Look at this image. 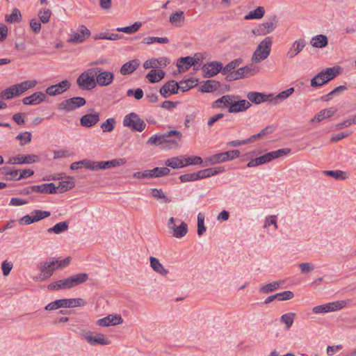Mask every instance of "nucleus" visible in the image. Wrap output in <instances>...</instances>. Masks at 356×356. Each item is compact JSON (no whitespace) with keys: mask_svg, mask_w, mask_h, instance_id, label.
Returning <instances> with one entry per match:
<instances>
[{"mask_svg":"<svg viewBox=\"0 0 356 356\" xmlns=\"http://www.w3.org/2000/svg\"><path fill=\"white\" fill-rule=\"evenodd\" d=\"M88 275L85 273L73 275L67 278L59 280L48 285L49 290H65L72 289L79 284L86 282Z\"/></svg>","mask_w":356,"mask_h":356,"instance_id":"f257e3e1","label":"nucleus"},{"mask_svg":"<svg viewBox=\"0 0 356 356\" xmlns=\"http://www.w3.org/2000/svg\"><path fill=\"white\" fill-rule=\"evenodd\" d=\"M291 152L290 148H282L275 151H273L266 153L261 156L251 159L247 164L246 166L252 168L258 166L266 163H268L275 159L286 156Z\"/></svg>","mask_w":356,"mask_h":356,"instance_id":"f03ea898","label":"nucleus"},{"mask_svg":"<svg viewBox=\"0 0 356 356\" xmlns=\"http://www.w3.org/2000/svg\"><path fill=\"white\" fill-rule=\"evenodd\" d=\"M272 43L270 37H266L261 40L252 55V61L260 63L266 59L270 55Z\"/></svg>","mask_w":356,"mask_h":356,"instance_id":"7ed1b4c3","label":"nucleus"},{"mask_svg":"<svg viewBox=\"0 0 356 356\" xmlns=\"http://www.w3.org/2000/svg\"><path fill=\"white\" fill-rule=\"evenodd\" d=\"M339 73V67H328L316 74L311 81L310 86L320 87L334 79Z\"/></svg>","mask_w":356,"mask_h":356,"instance_id":"20e7f679","label":"nucleus"},{"mask_svg":"<svg viewBox=\"0 0 356 356\" xmlns=\"http://www.w3.org/2000/svg\"><path fill=\"white\" fill-rule=\"evenodd\" d=\"M86 304V301L81 298H70V299H59L49 303L45 309L51 311L58 308H72L76 307H83Z\"/></svg>","mask_w":356,"mask_h":356,"instance_id":"39448f33","label":"nucleus"},{"mask_svg":"<svg viewBox=\"0 0 356 356\" xmlns=\"http://www.w3.org/2000/svg\"><path fill=\"white\" fill-rule=\"evenodd\" d=\"M97 72L95 69H89L82 72L77 78V85L82 89H93L97 86L96 76Z\"/></svg>","mask_w":356,"mask_h":356,"instance_id":"423d86ee","label":"nucleus"},{"mask_svg":"<svg viewBox=\"0 0 356 356\" xmlns=\"http://www.w3.org/2000/svg\"><path fill=\"white\" fill-rule=\"evenodd\" d=\"M80 335L90 346H106L111 343V341L102 333H96L94 334L92 332L82 330Z\"/></svg>","mask_w":356,"mask_h":356,"instance_id":"0eeeda50","label":"nucleus"},{"mask_svg":"<svg viewBox=\"0 0 356 356\" xmlns=\"http://www.w3.org/2000/svg\"><path fill=\"white\" fill-rule=\"evenodd\" d=\"M123 125L126 127H129L133 131H143L145 127L146 124L143 120H142L138 114L136 113H130L126 115L123 119Z\"/></svg>","mask_w":356,"mask_h":356,"instance_id":"6e6552de","label":"nucleus"},{"mask_svg":"<svg viewBox=\"0 0 356 356\" xmlns=\"http://www.w3.org/2000/svg\"><path fill=\"white\" fill-rule=\"evenodd\" d=\"M198 80L193 77H188L181 80L179 83L174 80L168 81L160 89H192L197 85Z\"/></svg>","mask_w":356,"mask_h":356,"instance_id":"1a4fd4ad","label":"nucleus"},{"mask_svg":"<svg viewBox=\"0 0 356 356\" xmlns=\"http://www.w3.org/2000/svg\"><path fill=\"white\" fill-rule=\"evenodd\" d=\"M168 227L172 230L173 236L176 238H181L188 232V225L179 219H175L173 217L170 218Z\"/></svg>","mask_w":356,"mask_h":356,"instance_id":"9d476101","label":"nucleus"},{"mask_svg":"<svg viewBox=\"0 0 356 356\" xmlns=\"http://www.w3.org/2000/svg\"><path fill=\"white\" fill-rule=\"evenodd\" d=\"M86 103V101L83 97H74L61 102L58 105V109L65 112H70L84 106Z\"/></svg>","mask_w":356,"mask_h":356,"instance_id":"9b49d317","label":"nucleus"},{"mask_svg":"<svg viewBox=\"0 0 356 356\" xmlns=\"http://www.w3.org/2000/svg\"><path fill=\"white\" fill-rule=\"evenodd\" d=\"M177 136L178 140H181L182 134L176 130H172L161 135H154L151 136L147 141V144L149 145L159 146L165 143L167 137Z\"/></svg>","mask_w":356,"mask_h":356,"instance_id":"f8f14e48","label":"nucleus"},{"mask_svg":"<svg viewBox=\"0 0 356 356\" xmlns=\"http://www.w3.org/2000/svg\"><path fill=\"white\" fill-rule=\"evenodd\" d=\"M345 306L344 301H336L321 305L313 307L312 312L314 314H324L334 312L342 309Z\"/></svg>","mask_w":356,"mask_h":356,"instance_id":"ddd939ff","label":"nucleus"},{"mask_svg":"<svg viewBox=\"0 0 356 356\" xmlns=\"http://www.w3.org/2000/svg\"><path fill=\"white\" fill-rule=\"evenodd\" d=\"M39 161V157L35 154L28 155H17L15 156H11L6 161V163L10 165H22V164H31L35 163Z\"/></svg>","mask_w":356,"mask_h":356,"instance_id":"4468645a","label":"nucleus"},{"mask_svg":"<svg viewBox=\"0 0 356 356\" xmlns=\"http://www.w3.org/2000/svg\"><path fill=\"white\" fill-rule=\"evenodd\" d=\"M277 21L274 17L271 19L265 22L252 30L254 35H265L273 32L277 26Z\"/></svg>","mask_w":356,"mask_h":356,"instance_id":"2eb2a0df","label":"nucleus"},{"mask_svg":"<svg viewBox=\"0 0 356 356\" xmlns=\"http://www.w3.org/2000/svg\"><path fill=\"white\" fill-rule=\"evenodd\" d=\"M124 159L119 158L106 161H93V171L108 169L113 167L121 166L126 163Z\"/></svg>","mask_w":356,"mask_h":356,"instance_id":"dca6fc26","label":"nucleus"},{"mask_svg":"<svg viewBox=\"0 0 356 356\" xmlns=\"http://www.w3.org/2000/svg\"><path fill=\"white\" fill-rule=\"evenodd\" d=\"M97 72L96 76V83L99 86L104 87L107 86L110 83H111L113 81L114 74L111 72H102L101 68L95 69Z\"/></svg>","mask_w":356,"mask_h":356,"instance_id":"f3484780","label":"nucleus"},{"mask_svg":"<svg viewBox=\"0 0 356 356\" xmlns=\"http://www.w3.org/2000/svg\"><path fill=\"white\" fill-rule=\"evenodd\" d=\"M222 64L218 61H213L204 65L202 67V72L204 76L210 78L221 72Z\"/></svg>","mask_w":356,"mask_h":356,"instance_id":"a211bd4d","label":"nucleus"},{"mask_svg":"<svg viewBox=\"0 0 356 356\" xmlns=\"http://www.w3.org/2000/svg\"><path fill=\"white\" fill-rule=\"evenodd\" d=\"M90 35V31L87 29L84 25H81L79 27L77 33L72 34L68 42L72 43H81L86 40L87 38Z\"/></svg>","mask_w":356,"mask_h":356,"instance_id":"6ab92c4d","label":"nucleus"},{"mask_svg":"<svg viewBox=\"0 0 356 356\" xmlns=\"http://www.w3.org/2000/svg\"><path fill=\"white\" fill-rule=\"evenodd\" d=\"M199 59H195L191 56L181 57L177 61V67L179 72H185L193 65L198 63Z\"/></svg>","mask_w":356,"mask_h":356,"instance_id":"aec40b11","label":"nucleus"},{"mask_svg":"<svg viewBox=\"0 0 356 356\" xmlns=\"http://www.w3.org/2000/svg\"><path fill=\"white\" fill-rule=\"evenodd\" d=\"M123 319L120 314H110L107 316L100 318L97 323L99 326L108 327L110 325H116L122 323Z\"/></svg>","mask_w":356,"mask_h":356,"instance_id":"412c9836","label":"nucleus"},{"mask_svg":"<svg viewBox=\"0 0 356 356\" xmlns=\"http://www.w3.org/2000/svg\"><path fill=\"white\" fill-rule=\"evenodd\" d=\"M55 270V265L54 263L52 262V260L41 263L40 264V270L41 272L39 277L40 280H44L49 278L53 275Z\"/></svg>","mask_w":356,"mask_h":356,"instance_id":"4be33fe9","label":"nucleus"},{"mask_svg":"<svg viewBox=\"0 0 356 356\" xmlns=\"http://www.w3.org/2000/svg\"><path fill=\"white\" fill-rule=\"evenodd\" d=\"M306 46V41L300 38L298 40H296L293 42L291 47L289 49L286 56L291 59L294 58L296 56H297Z\"/></svg>","mask_w":356,"mask_h":356,"instance_id":"5701e85b","label":"nucleus"},{"mask_svg":"<svg viewBox=\"0 0 356 356\" xmlns=\"http://www.w3.org/2000/svg\"><path fill=\"white\" fill-rule=\"evenodd\" d=\"M31 191L38 192L40 193L54 194L56 192L55 184L53 183H49L42 184L41 185H33L28 188V191L26 192V193H29Z\"/></svg>","mask_w":356,"mask_h":356,"instance_id":"b1692460","label":"nucleus"},{"mask_svg":"<svg viewBox=\"0 0 356 356\" xmlns=\"http://www.w3.org/2000/svg\"><path fill=\"white\" fill-rule=\"evenodd\" d=\"M99 121L98 113L86 114L80 119V124L84 127H91Z\"/></svg>","mask_w":356,"mask_h":356,"instance_id":"393cba45","label":"nucleus"},{"mask_svg":"<svg viewBox=\"0 0 356 356\" xmlns=\"http://www.w3.org/2000/svg\"><path fill=\"white\" fill-rule=\"evenodd\" d=\"M46 98V94L42 92H36L31 95L23 99L22 102L26 105H36L43 102Z\"/></svg>","mask_w":356,"mask_h":356,"instance_id":"a878e982","label":"nucleus"},{"mask_svg":"<svg viewBox=\"0 0 356 356\" xmlns=\"http://www.w3.org/2000/svg\"><path fill=\"white\" fill-rule=\"evenodd\" d=\"M224 170L225 168L223 167H215L201 170L196 172L197 179L207 178L222 172Z\"/></svg>","mask_w":356,"mask_h":356,"instance_id":"bb28decb","label":"nucleus"},{"mask_svg":"<svg viewBox=\"0 0 356 356\" xmlns=\"http://www.w3.org/2000/svg\"><path fill=\"white\" fill-rule=\"evenodd\" d=\"M310 44L315 48L323 49L327 46L328 39L325 35L319 34L313 36L310 40Z\"/></svg>","mask_w":356,"mask_h":356,"instance_id":"cd10ccee","label":"nucleus"},{"mask_svg":"<svg viewBox=\"0 0 356 356\" xmlns=\"http://www.w3.org/2000/svg\"><path fill=\"white\" fill-rule=\"evenodd\" d=\"M165 72L161 69H153L146 75L145 78L149 83H157L165 77Z\"/></svg>","mask_w":356,"mask_h":356,"instance_id":"c85d7f7f","label":"nucleus"},{"mask_svg":"<svg viewBox=\"0 0 356 356\" xmlns=\"http://www.w3.org/2000/svg\"><path fill=\"white\" fill-rule=\"evenodd\" d=\"M150 266L154 271L162 276H166L169 271L160 263L159 260L154 257H149Z\"/></svg>","mask_w":356,"mask_h":356,"instance_id":"c756f323","label":"nucleus"},{"mask_svg":"<svg viewBox=\"0 0 356 356\" xmlns=\"http://www.w3.org/2000/svg\"><path fill=\"white\" fill-rule=\"evenodd\" d=\"M272 95H264L260 92H250L248 95V99L255 104H259L263 102H272Z\"/></svg>","mask_w":356,"mask_h":356,"instance_id":"7c9ffc66","label":"nucleus"},{"mask_svg":"<svg viewBox=\"0 0 356 356\" xmlns=\"http://www.w3.org/2000/svg\"><path fill=\"white\" fill-rule=\"evenodd\" d=\"M70 180H63L58 183V186H55V193H62L69 191L74 187L75 184L72 181V177H69Z\"/></svg>","mask_w":356,"mask_h":356,"instance_id":"2f4dec72","label":"nucleus"},{"mask_svg":"<svg viewBox=\"0 0 356 356\" xmlns=\"http://www.w3.org/2000/svg\"><path fill=\"white\" fill-rule=\"evenodd\" d=\"M140 65V61L138 59H134L124 63L121 69L120 72L122 74L126 75L132 73L135 71Z\"/></svg>","mask_w":356,"mask_h":356,"instance_id":"473e14b6","label":"nucleus"},{"mask_svg":"<svg viewBox=\"0 0 356 356\" xmlns=\"http://www.w3.org/2000/svg\"><path fill=\"white\" fill-rule=\"evenodd\" d=\"M336 111H337V110L333 108H330L328 109L322 110L318 113H317L314 117V118L312 119L311 121L312 122H320L322 120H323L324 119H326V118H328L332 116L335 113Z\"/></svg>","mask_w":356,"mask_h":356,"instance_id":"72a5a7b5","label":"nucleus"},{"mask_svg":"<svg viewBox=\"0 0 356 356\" xmlns=\"http://www.w3.org/2000/svg\"><path fill=\"white\" fill-rule=\"evenodd\" d=\"M166 166L171 167L172 168H180L186 166L184 159L181 156H176L167 159L165 161Z\"/></svg>","mask_w":356,"mask_h":356,"instance_id":"f704fd0d","label":"nucleus"},{"mask_svg":"<svg viewBox=\"0 0 356 356\" xmlns=\"http://www.w3.org/2000/svg\"><path fill=\"white\" fill-rule=\"evenodd\" d=\"M69 227V223L67 221H63L60 222L57 224H56L52 227H50L47 229V232L51 233H55L56 234H61L63 232H65L67 230Z\"/></svg>","mask_w":356,"mask_h":356,"instance_id":"c9c22d12","label":"nucleus"},{"mask_svg":"<svg viewBox=\"0 0 356 356\" xmlns=\"http://www.w3.org/2000/svg\"><path fill=\"white\" fill-rule=\"evenodd\" d=\"M184 13L183 11H177L170 17V22L175 26H181L184 22Z\"/></svg>","mask_w":356,"mask_h":356,"instance_id":"e433bc0d","label":"nucleus"},{"mask_svg":"<svg viewBox=\"0 0 356 356\" xmlns=\"http://www.w3.org/2000/svg\"><path fill=\"white\" fill-rule=\"evenodd\" d=\"M5 20L6 22L10 24L21 22L22 15L19 10L17 8H13L11 14L6 15Z\"/></svg>","mask_w":356,"mask_h":356,"instance_id":"4c0bfd02","label":"nucleus"},{"mask_svg":"<svg viewBox=\"0 0 356 356\" xmlns=\"http://www.w3.org/2000/svg\"><path fill=\"white\" fill-rule=\"evenodd\" d=\"M323 174L332 177L337 180H344L348 178V175L346 172L342 170H325Z\"/></svg>","mask_w":356,"mask_h":356,"instance_id":"58836bf2","label":"nucleus"},{"mask_svg":"<svg viewBox=\"0 0 356 356\" xmlns=\"http://www.w3.org/2000/svg\"><path fill=\"white\" fill-rule=\"evenodd\" d=\"M265 14V9L263 6H259L254 10L250 11L246 15V19H260Z\"/></svg>","mask_w":356,"mask_h":356,"instance_id":"ea45409f","label":"nucleus"},{"mask_svg":"<svg viewBox=\"0 0 356 356\" xmlns=\"http://www.w3.org/2000/svg\"><path fill=\"white\" fill-rule=\"evenodd\" d=\"M245 74V67H241L236 70H234L229 74H225V79L228 81H234L242 78Z\"/></svg>","mask_w":356,"mask_h":356,"instance_id":"a19ab883","label":"nucleus"},{"mask_svg":"<svg viewBox=\"0 0 356 356\" xmlns=\"http://www.w3.org/2000/svg\"><path fill=\"white\" fill-rule=\"evenodd\" d=\"M81 166H83V167H85L87 169L93 170V167H94L93 161H90V160H88V159H83V160L80 161L74 162V163H72L71 164L70 169H72V170H77Z\"/></svg>","mask_w":356,"mask_h":356,"instance_id":"79ce46f5","label":"nucleus"},{"mask_svg":"<svg viewBox=\"0 0 356 356\" xmlns=\"http://www.w3.org/2000/svg\"><path fill=\"white\" fill-rule=\"evenodd\" d=\"M0 170L1 174L6 176H9V177H8V179L18 181L17 177L19 170H13L7 166L2 167Z\"/></svg>","mask_w":356,"mask_h":356,"instance_id":"37998d69","label":"nucleus"},{"mask_svg":"<svg viewBox=\"0 0 356 356\" xmlns=\"http://www.w3.org/2000/svg\"><path fill=\"white\" fill-rule=\"evenodd\" d=\"M37 84L36 80H29L20 83L15 84L6 89H30L34 88Z\"/></svg>","mask_w":356,"mask_h":356,"instance_id":"c03bdc74","label":"nucleus"},{"mask_svg":"<svg viewBox=\"0 0 356 356\" xmlns=\"http://www.w3.org/2000/svg\"><path fill=\"white\" fill-rule=\"evenodd\" d=\"M51 11L49 8H43L39 10L38 16L40 19V21L42 24H47L49 22V19L51 16Z\"/></svg>","mask_w":356,"mask_h":356,"instance_id":"a18cd8bd","label":"nucleus"},{"mask_svg":"<svg viewBox=\"0 0 356 356\" xmlns=\"http://www.w3.org/2000/svg\"><path fill=\"white\" fill-rule=\"evenodd\" d=\"M149 172L151 175V178H156L164 175H168L170 173V170L167 167H156L152 170H149Z\"/></svg>","mask_w":356,"mask_h":356,"instance_id":"49530a36","label":"nucleus"},{"mask_svg":"<svg viewBox=\"0 0 356 356\" xmlns=\"http://www.w3.org/2000/svg\"><path fill=\"white\" fill-rule=\"evenodd\" d=\"M295 316L296 314L292 312L283 314L281 316L280 321L285 324L286 330H289L290 327L292 326Z\"/></svg>","mask_w":356,"mask_h":356,"instance_id":"de8ad7c7","label":"nucleus"},{"mask_svg":"<svg viewBox=\"0 0 356 356\" xmlns=\"http://www.w3.org/2000/svg\"><path fill=\"white\" fill-rule=\"evenodd\" d=\"M232 99L228 96H223L221 98L217 99L213 102V107L216 108H221V107H227L229 108L232 102Z\"/></svg>","mask_w":356,"mask_h":356,"instance_id":"09e8293b","label":"nucleus"},{"mask_svg":"<svg viewBox=\"0 0 356 356\" xmlns=\"http://www.w3.org/2000/svg\"><path fill=\"white\" fill-rule=\"evenodd\" d=\"M141 22H135L134 24L122 27V28H117L116 31L119 32H124L127 34H132L138 31V29L141 27Z\"/></svg>","mask_w":356,"mask_h":356,"instance_id":"8fccbe9b","label":"nucleus"},{"mask_svg":"<svg viewBox=\"0 0 356 356\" xmlns=\"http://www.w3.org/2000/svg\"><path fill=\"white\" fill-rule=\"evenodd\" d=\"M243 110H245V99L241 100L239 102L232 100L229 107V112L230 113H236Z\"/></svg>","mask_w":356,"mask_h":356,"instance_id":"3c124183","label":"nucleus"},{"mask_svg":"<svg viewBox=\"0 0 356 356\" xmlns=\"http://www.w3.org/2000/svg\"><path fill=\"white\" fill-rule=\"evenodd\" d=\"M151 195L156 200H163L164 202H169V200L163 193L161 189L152 188L150 189Z\"/></svg>","mask_w":356,"mask_h":356,"instance_id":"603ef678","label":"nucleus"},{"mask_svg":"<svg viewBox=\"0 0 356 356\" xmlns=\"http://www.w3.org/2000/svg\"><path fill=\"white\" fill-rule=\"evenodd\" d=\"M52 262L54 263L56 270L62 269L66 266H67L71 261L70 257H66L63 260H59L58 258L54 257L51 259Z\"/></svg>","mask_w":356,"mask_h":356,"instance_id":"864d4df0","label":"nucleus"},{"mask_svg":"<svg viewBox=\"0 0 356 356\" xmlns=\"http://www.w3.org/2000/svg\"><path fill=\"white\" fill-rule=\"evenodd\" d=\"M240 63L241 60L238 59L230 62L225 67H222V69L221 70L222 74L225 75L234 71V70L239 65Z\"/></svg>","mask_w":356,"mask_h":356,"instance_id":"5fc2aeb1","label":"nucleus"},{"mask_svg":"<svg viewBox=\"0 0 356 356\" xmlns=\"http://www.w3.org/2000/svg\"><path fill=\"white\" fill-rule=\"evenodd\" d=\"M115 120L114 118H108L101 125L104 132H111L114 129Z\"/></svg>","mask_w":356,"mask_h":356,"instance_id":"6e6d98bb","label":"nucleus"},{"mask_svg":"<svg viewBox=\"0 0 356 356\" xmlns=\"http://www.w3.org/2000/svg\"><path fill=\"white\" fill-rule=\"evenodd\" d=\"M271 225L273 226L274 230H276L278 228L276 216L272 215L266 218L264 220V227L265 229H268Z\"/></svg>","mask_w":356,"mask_h":356,"instance_id":"4d7b16f0","label":"nucleus"},{"mask_svg":"<svg viewBox=\"0 0 356 356\" xmlns=\"http://www.w3.org/2000/svg\"><path fill=\"white\" fill-rule=\"evenodd\" d=\"M32 214H33V220H35V222L40 220L46 218L50 216V215H51L49 211H41V210H34L32 212Z\"/></svg>","mask_w":356,"mask_h":356,"instance_id":"13d9d810","label":"nucleus"},{"mask_svg":"<svg viewBox=\"0 0 356 356\" xmlns=\"http://www.w3.org/2000/svg\"><path fill=\"white\" fill-rule=\"evenodd\" d=\"M25 90H5L0 94V98L10 99L22 95Z\"/></svg>","mask_w":356,"mask_h":356,"instance_id":"bf43d9fd","label":"nucleus"},{"mask_svg":"<svg viewBox=\"0 0 356 356\" xmlns=\"http://www.w3.org/2000/svg\"><path fill=\"white\" fill-rule=\"evenodd\" d=\"M259 63L252 61L248 65H246V76H252L259 72L260 67Z\"/></svg>","mask_w":356,"mask_h":356,"instance_id":"052dcab7","label":"nucleus"},{"mask_svg":"<svg viewBox=\"0 0 356 356\" xmlns=\"http://www.w3.org/2000/svg\"><path fill=\"white\" fill-rule=\"evenodd\" d=\"M280 285V282H274L273 283L267 284L260 288V291L264 293H267L277 289Z\"/></svg>","mask_w":356,"mask_h":356,"instance_id":"680f3d73","label":"nucleus"},{"mask_svg":"<svg viewBox=\"0 0 356 356\" xmlns=\"http://www.w3.org/2000/svg\"><path fill=\"white\" fill-rule=\"evenodd\" d=\"M16 139L20 140L21 145H24L31 142V134L29 131L21 133L16 136Z\"/></svg>","mask_w":356,"mask_h":356,"instance_id":"e2e57ef3","label":"nucleus"},{"mask_svg":"<svg viewBox=\"0 0 356 356\" xmlns=\"http://www.w3.org/2000/svg\"><path fill=\"white\" fill-rule=\"evenodd\" d=\"M176 138L175 139H170V137H167L165 143L163 144V148L167 149H175L177 148L179 145L178 143L180 141V140L177 139V137L175 136Z\"/></svg>","mask_w":356,"mask_h":356,"instance_id":"0e129e2a","label":"nucleus"},{"mask_svg":"<svg viewBox=\"0 0 356 356\" xmlns=\"http://www.w3.org/2000/svg\"><path fill=\"white\" fill-rule=\"evenodd\" d=\"M220 88V84L218 81L215 80H207L204 82L200 89H219Z\"/></svg>","mask_w":356,"mask_h":356,"instance_id":"69168bd1","label":"nucleus"},{"mask_svg":"<svg viewBox=\"0 0 356 356\" xmlns=\"http://www.w3.org/2000/svg\"><path fill=\"white\" fill-rule=\"evenodd\" d=\"M204 217L201 213L197 216V234L201 236L206 231V227L204 224Z\"/></svg>","mask_w":356,"mask_h":356,"instance_id":"338daca9","label":"nucleus"},{"mask_svg":"<svg viewBox=\"0 0 356 356\" xmlns=\"http://www.w3.org/2000/svg\"><path fill=\"white\" fill-rule=\"evenodd\" d=\"M225 161H227L224 156V152L216 154L209 158V162L213 165Z\"/></svg>","mask_w":356,"mask_h":356,"instance_id":"774afa93","label":"nucleus"}]
</instances>
